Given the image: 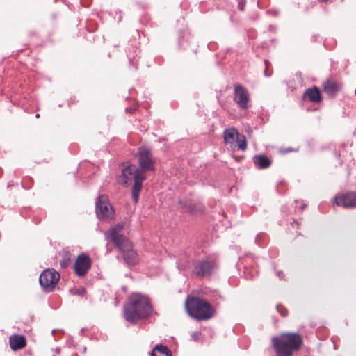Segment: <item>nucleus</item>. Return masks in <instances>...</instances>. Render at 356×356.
I'll return each mask as SVG.
<instances>
[{
  "instance_id": "c85d7f7f",
  "label": "nucleus",
  "mask_w": 356,
  "mask_h": 356,
  "mask_svg": "<svg viewBox=\"0 0 356 356\" xmlns=\"http://www.w3.org/2000/svg\"><path fill=\"white\" fill-rule=\"evenodd\" d=\"M268 166L270 165V161L269 159H268Z\"/></svg>"
},
{
  "instance_id": "4be33fe9",
  "label": "nucleus",
  "mask_w": 356,
  "mask_h": 356,
  "mask_svg": "<svg viewBox=\"0 0 356 356\" xmlns=\"http://www.w3.org/2000/svg\"><path fill=\"white\" fill-rule=\"evenodd\" d=\"M298 149L292 148V147H288V148H284L280 150V152L282 154H287L291 152H297Z\"/></svg>"
},
{
  "instance_id": "39448f33",
  "label": "nucleus",
  "mask_w": 356,
  "mask_h": 356,
  "mask_svg": "<svg viewBox=\"0 0 356 356\" xmlns=\"http://www.w3.org/2000/svg\"><path fill=\"white\" fill-rule=\"evenodd\" d=\"M185 305L188 314L197 320H208L214 315L212 306L201 298L188 296Z\"/></svg>"
},
{
  "instance_id": "20e7f679",
  "label": "nucleus",
  "mask_w": 356,
  "mask_h": 356,
  "mask_svg": "<svg viewBox=\"0 0 356 356\" xmlns=\"http://www.w3.org/2000/svg\"><path fill=\"white\" fill-rule=\"evenodd\" d=\"M277 356H292L293 353L300 349L302 345L301 335L296 333H284L272 339Z\"/></svg>"
},
{
  "instance_id": "cd10ccee",
  "label": "nucleus",
  "mask_w": 356,
  "mask_h": 356,
  "mask_svg": "<svg viewBox=\"0 0 356 356\" xmlns=\"http://www.w3.org/2000/svg\"><path fill=\"white\" fill-rule=\"evenodd\" d=\"M319 1H321V2H326L328 0H318Z\"/></svg>"
},
{
  "instance_id": "c756f323",
  "label": "nucleus",
  "mask_w": 356,
  "mask_h": 356,
  "mask_svg": "<svg viewBox=\"0 0 356 356\" xmlns=\"http://www.w3.org/2000/svg\"><path fill=\"white\" fill-rule=\"evenodd\" d=\"M35 117H36L37 118H38L40 117V115H39V114H37V115H35Z\"/></svg>"
},
{
  "instance_id": "5701e85b",
  "label": "nucleus",
  "mask_w": 356,
  "mask_h": 356,
  "mask_svg": "<svg viewBox=\"0 0 356 356\" xmlns=\"http://www.w3.org/2000/svg\"><path fill=\"white\" fill-rule=\"evenodd\" d=\"M245 0H238V8L241 10H243L245 7Z\"/></svg>"
},
{
  "instance_id": "9b49d317",
  "label": "nucleus",
  "mask_w": 356,
  "mask_h": 356,
  "mask_svg": "<svg viewBox=\"0 0 356 356\" xmlns=\"http://www.w3.org/2000/svg\"><path fill=\"white\" fill-rule=\"evenodd\" d=\"M194 265V273L200 277L210 275L216 268V263L208 259L197 261Z\"/></svg>"
},
{
  "instance_id": "f8f14e48",
  "label": "nucleus",
  "mask_w": 356,
  "mask_h": 356,
  "mask_svg": "<svg viewBox=\"0 0 356 356\" xmlns=\"http://www.w3.org/2000/svg\"><path fill=\"white\" fill-rule=\"evenodd\" d=\"M335 200L338 206H343L345 208L356 207V193L349 192L346 194L337 195Z\"/></svg>"
},
{
  "instance_id": "1a4fd4ad",
  "label": "nucleus",
  "mask_w": 356,
  "mask_h": 356,
  "mask_svg": "<svg viewBox=\"0 0 356 356\" xmlns=\"http://www.w3.org/2000/svg\"><path fill=\"white\" fill-rule=\"evenodd\" d=\"M96 214L100 219H108L112 218L113 210L108 202L106 195H101L96 202Z\"/></svg>"
},
{
  "instance_id": "412c9836",
  "label": "nucleus",
  "mask_w": 356,
  "mask_h": 356,
  "mask_svg": "<svg viewBox=\"0 0 356 356\" xmlns=\"http://www.w3.org/2000/svg\"><path fill=\"white\" fill-rule=\"evenodd\" d=\"M277 309L280 312V314H281L282 316L284 317V316H287L288 311L282 305H277Z\"/></svg>"
},
{
  "instance_id": "a211bd4d",
  "label": "nucleus",
  "mask_w": 356,
  "mask_h": 356,
  "mask_svg": "<svg viewBox=\"0 0 356 356\" xmlns=\"http://www.w3.org/2000/svg\"><path fill=\"white\" fill-rule=\"evenodd\" d=\"M252 159L257 169H265L267 168V156L264 155H256Z\"/></svg>"
},
{
  "instance_id": "6e6552de",
  "label": "nucleus",
  "mask_w": 356,
  "mask_h": 356,
  "mask_svg": "<svg viewBox=\"0 0 356 356\" xmlns=\"http://www.w3.org/2000/svg\"><path fill=\"white\" fill-rule=\"evenodd\" d=\"M60 279V275L53 269L44 270L40 276V284L47 291H52Z\"/></svg>"
},
{
  "instance_id": "f257e3e1",
  "label": "nucleus",
  "mask_w": 356,
  "mask_h": 356,
  "mask_svg": "<svg viewBox=\"0 0 356 356\" xmlns=\"http://www.w3.org/2000/svg\"><path fill=\"white\" fill-rule=\"evenodd\" d=\"M138 161L140 168L134 164H123L122 165L121 184L127 187L133 180L134 184L131 188V197L134 203H137L139 194L141 191L142 184L146 179L145 172L153 171L154 163L152 158L151 152L146 147H141L138 151Z\"/></svg>"
},
{
  "instance_id": "bb28decb",
  "label": "nucleus",
  "mask_w": 356,
  "mask_h": 356,
  "mask_svg": "<svg viewBox=\"0 0 356 356\" xmlns=\"http://www.w3.org/2000/svg\"><path fill=\"white\" fill-rule=\"evenodd\" d=\"M245 271H247L248 270V268L246 265L244 266Z\"/></svg>"
},
{
  "instance_id": "aec40b11",
  "label": "nucleus",
  "mask_w": 356,
  "mask_h": 356,
  "mask_svg": "<svg viewBox=\"0 0 356 356\" xmlns=\"http://www.w3.org/2000/svg\"><path fill=\"white\" fill-rule=\"evenodd\" d=\"M70 261V256L68 253H66L63 257V259L60 261V264L63 268H65L68 266Z\"/></svg>"
},
{
  "instance_id": "f3484780",
  "label": "nucleus",
  "mask_w": 356,
  "mask_h": 356,
  "mask_svg": "<svg viewBox=\"0 0 356 356\" xmlns=\"http://www.w3.org/2000/svg\"><path fill=\"white\" fill-rule=\"evenodd\" d=\"M151 356H171V352L167 346L157 344L152 350Z\"/></svg>"
},
{
  "instance_id": "dca6fc26",
  "label": "nucleus",
  "mask_w": 356,
  "mask_h": 356,
  "mask_svg": "<svg viewBox=\"0 0 356 356\" xmlns=\"http://www.w3.org/2000/svg\"><path fill=\"white\" fill-rule=\"evenodd\" d=\"M180 205L184 212H188L190 213H196L202 211V207L200 204H196L192 202L191 200H186L185 202L180 201Z\"/></svg>"
},
{
  "instance_id": "7ed1b4c3",
  "label": "nucleus",
  "mask_w": 356,
  "mask_h": 356,
  "mask_svg": "<svg viewBox=\"0 0 356 356\" xmlns=\"http://www.w3.org/2000/svg\"><path fill=\"white\" fill-rule=\"evenodd\" d=\"M124 227V222L116 224L104 233L105 238L112 242L123 253L124 260L129 265H134L138 261L137 255L136 252L131 249L132 245L129 239L120 234Z\"/></svg>"
},
{
  "instance_id": "6ab92c4d",
  "label": "nucleus",
  "mask_w": 356,
  "mask_h": 356,
  "mask_svg": "<svg viewBox=\"0 0 356 356\" xmlns=\"http://www.w3.org/2000/svg\"><path fill=\"white\" fill-rule=\"evenodd\" d=\"M265 238H266V234L264 233H260L257 235L255 241L258 244V245L264 247Z\"/></svg>"
},
{
  "instance_id": "ddd939ff",
  "label": "nucleus",
  "mask_w": 356,
  "mask_h": 356,
  "mask_svg": "<svg viewBox=\"0 0 356 356\" xmlns=\"http://www.w3.org/2000/svg\"><path fill=\"white\" fill-rule=\"evenodd\" d=\"M323 90L330 97L333 98L339 92L341 85L334 80H327L323 83Z\"/></svg>"
},
{
  "instance_id": "0eeeda50",
  "label": "nucleus",
  "mask_w": 356,
  "mask_h": 356,
  "mask_svg": "<svg viewBox=\"0 0 356 356\" xmlns=\"http://www.w3.org/2000/svg\"><path fill=\"white\" fill-rule=\"evenodd\" d=\"M234 101L241 110H248L251 107L250 93L240 84L234 85Z\"/></svg>"
},
{
  "instance_id": "7c9ffc66",
  "label": "nucleus",
  "mask_w": 356,
  "mask_h": 356,
  "mask_svg": "<svg viewBox=\"0 0 356 356\" xmlns=\"http://www.w3.org/2000/svg\"><path fill=\"white\" fill-rule=\"evenodd\" d=\"M355 95H356V89H355Z\"/></svg>"
},
{
  "instance_id": "393cba45",
  "label": "nucleus",
  "mask_w": 356,
  "mask_h": 356,
  "mask_svg": "<svg viewBox=\"0 0 356 356\" xmlns=\"http://www.w3.org/2000/svg\"><path fill=\"white\" fill-rule=\"evenodd\" d=\"M264 64L266 65V67L264 70V73L266 76H267L268 72H267V60H264Z\"/></svg>"
},
{
  "instance_id": "4468645a",
  "label": "nucleus",
  "mask_w": 356,
  "mask_h": 356,
  "mask_svg": "<svg viewBox=\"0 0 356 356\" xmlns=\"http://www.w3.org/2000/svg\"><path fill=\"white\" fill-rule=\"evenodd\" d=\"M9 343L10 348L13 350H17L23 348L26 346L25 337L19 334H13L10 337Z\"/></svg>"
},
{
  "instance_id": "b1692460",
  "label": "nucleus",
  "mask_w": 356,
  "mask_h": 356,
  "mask_svg": "<svg viewBox=\"0 0 356 356\" xmlns=\"http://www.w3.org/2000/svg\"><path fill=\"white\" fill-rule=\"evenodd\" d=\"M200 334L199 332H195L192 334V337L194 340L197 341L199 339Z\"/></svg>"
},
{
  "instance_id": "2eb2a0df",
  "label": "nucleus",
  "mask_w": 356,
  "mask_h": 356,
  "mask_svg": "<svg viewBox=\"0 0 356 356\" xmlns=\"http://www.w3.org/2000/svg\"><path fill=\"white\" fill-rule=\"evenodd\" d=\"M303 98H307L310 102L314 103H319L322 99L321 92L316 86L307 89L303 95Z\"/></svg>"
},
{
  "instance_id": "423d86ee",
  "label": "nucleus",
  "mask_w": 356,
  "mask_h": 356,
  "mask_svg": "<svg viewBox=\"0 0 356 356\" xmlns=\"http://www.w3.org/2000/svg\"><path fill=\"white\" fill-rule=\"evenodd\" d=\"M224 140L225 144L229 145L232 149L238 148L244 151L247 148V143L245 137L239 134L238 131L234 128L227 129L223 133Z\"/></svg>"
},
{
  "instance_id": "9d476101",
  "label": "nucleus",
  "mask_w": 356,
  "mask_h": 356,
  "mask_svg": "<svg viewBox=\"0 0 356 356\" xmlns=\"http://www.w3.org/2000/svg\"><path fill=\"white\" fill-rule=\"evenodd\" d=\"M92 261L89 256L82 253L79 254L74 264V269L79 277H83L90 270Z\"/></svg>"
},
{
  "instance_id": "a878e982",
  "label": "nucleus",
  "mask_w": 356,
  "mask_h": 356,
  "mask_svg": "<svg viewBox=\"0 0 356 356\" xmlns=\"http://www.w3.org/2000/svg\"><path fill=\"white\" fill-rule=\"evenodd\" d=\"M126 112H129V113H131V108H127L126 109Z\"/></svg>"
},
{
  "instance_id": "f03ea898",
  "label": "nucleus",
  "mask_w": 356,
  "mask_h": 356,
  "mask_svg": "<svg viewBox=\"0 0 356 356\" xmlns=\"http://www.w3.org/2000/svg\"><path fill=\"white\" fill-rule=\"evenodd\" d=\"M152 308L148 298L140 293H134L129 298L123 309L124 318L131 323L146 318L151 315Z\"/></svg>"
}]
</instances>
